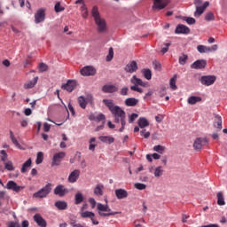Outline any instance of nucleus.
<instances>
[{
    "instance_id": "nucleus-46",
    "label": "nucleus",
    "mask_w": 227,
    "mask_h": 227,
    "mask_svg": "<svg viewBox=\"0 0 227 227\" xmlns=\"http://www.w3.org/2000/svg\"><path fill=\"white\" fill-rule=\"evenodd\" d=\"M54 10L56 13H59L60 12H65V7L61 6V3L58 2L55 4Z\"/></svg>"
},
{
    "instance_id": "nucleus-51",
    "label": "nucleus",
    "mask_w": 227,
    "mask_h": 227,
    "mask_svg": "<svg viewBox=\"0 0 227 227\" xmlns=\"http://www.w3.org/2000/svg\"><path fill=\"white\" fill-rule=\"evenodd\" d=\"M135 189H137L138 191H145V189H146V184L137 183L135 184Z\"/></svg>"
},
{
    "instance_id": "nucleus-10",
    "label": "nucleus",
    "mask_w": 227,
    "mask_h": 227,
    "mask_svg": "<svg viewBox=\"0 0 227 227\" xmlns=\"http://www.w3.org/2000/svg\"><path fill=\"white\" fill-rule=\"evenodd\" d=\"M80 73L85 77H90V75H95L97 70L91 66H87L81 69Z\"/></svg>"
},
{
    "instance_id": "nucleus-42",
    "label": "nucleus",
    "mask_w": 227,
    "mask_h": 227,
    "mask_svg": "<svg viewBox=\"0 0 227 227\" xmlns=\"http://www.w3.org/2000/svg\"><path fill=\"white\" fill-rule=\"evenodd\" d=\"M162 173H164L162 167H157L154 170V176H156V178H159V176H162Z\"/></svg>"
},
{
    "instance_id": "nucleus-56",
    "label": "nucleus",
    "mask_w": 227,
    "mask_h": 227,
    "mask_svg": "<svg viewBox=\"0 0 227 227\" xmlns=\"http://www.w3.org/2000/svg\"><path fill=\"white\" fill-rule=\"evenodd\" d=\"M138 114H132L130 116H129V123H134V121H136V119L138 118Z\"/></svg>"
},
{
    "instance_id": "nucleus-63",
    "label": "nucleus",
    "mask_w": 227,
    "mask_h": 227,
    "mask_svg": "<svg viewBox=\"0 0 227 227\" xmlns=\"http://www.w3.org/2000/svg\"><path fill=\"white\" fill-rule=\"evenodd\" d=\"M89 203L91 204L92 208H95V207L97 206V201L93 198L89 199Z\"/></svg>"
},
{
    "instance_id": "nucleus-5",
    "label": "nucleus",
    "mask_w": 227,
    "mask_h": 227,
    "mask_svg": "<svg viewBox=\"0 0 227 227\" xmlns=\"http://www.w3.org/2000/svg\"><path fill=\"white\" fill-rule=\"evenodd\" d=\"M208 145V140L207 138L199 137L195 139L193 143V148L196 152H200L203 146H207Z\"/></svg>"
},
{
    "instance_id": "nucleus-28",
    "label": "nucleus",
    "mask_w": 227,
    "mask_h": 227,
    "mask_svg": "<svg viewBox=\"0 0 227 227\" xmlns=\"http://www.w3.org/2000/svg\"><path fill=\"white\" fill-rule=\"evenodd\" d=\"M137 123H138V127H140V129H145V127H148L150 125V122L145 117H140L138 119Z\"/></svg>"
},
{
    "instance_id": "nucleus-15",
    "label": "nucleus",
    "mask_w": 227,
    "mask_h": 227,
    "mask_svg": "<svg viewBox=\"0 0 227 227\" xmlns=\"http://www.w3.org/2000/svg\"><path fill=\"white\" fill-rule=\"evenodd\" d=\"M34 221L36 223V224L40 227H47V222L43 217H42V215L35 214L34 215Z\"/></svg>"
},
{
    "instance_id": "nucleus-62",
    "label": "nucleus",
    "mask_w": 227,
    "mask_h": 227,
    "mask_svg": "<svg viewBox=\"0 0 227 227\" xmlns=\"http://www.w3.org/2000/svg\"><path fill=\"white\" fill-rule=\"evenodd\" d=\"M43 130H44V132H49V130H51V124L44 122L43 123Z\"/></svg>"
},
{
    "instance_id": "nucleus-4",
    "label": "nucleus",
    "mask_w": 227,
    "mask_h": 227,
    "mask_svg": "<svg viewBox=\"0 0 227 227\" xmlns=\"http://www.w3.org/2000/svg\"><path fill=\"white\" fill-rule=\"evenodd\" d=\"M52 191V184L51 183L47 184L44 187H43L41 190L38 192H35L33 194L34 198H47L49 194H51V192Z\"/></svg>"
},
{
    "instance_id": "nucleus-9",
    "label": "nucleus",
    "mask_w": 227,
    "mask_h": 227,
    "mask_svg": "<svg viewBox=\"0 0 227 227\" xmlns=\"http://www.w3.org/2000/svg\"><path fill=\"white\" fill-rule=\"evenodd\" d=\"M53 192L56 196L63 198V196L68 194V189L65 188V185L63 184H59L55 187Z\"/></svg>"
},
{
    "instance_id": "nucleus-8",
    "label": "nucleus",
    "mask_w": 227,
    "mask_h": 227,
    "mask_svg": "<svg viewBox=\"0 0 227 227\" xmlns=\"http://www.w3.org/2000/svg\"><path fill=\"white\" fill-rule=\"evenodd\" d=\"M67 157V153L65 152H59L53 155L51 166H59L61 164V160H63V158Z\"/></svg>"
},
{
    "instance_id": "nucleus-64",
    "label": "nucleus",
    "mask_w": 227,
    "mask_h": 227,
    "mask_svg": "<svg viewBox=\"0 0 227 227\" xmlns=\"http://www.w3.org/2000/svg\"><path fill=\"white\" fill-rule=\"evenodd\" d=\"M9 227H20V224H19V223L12 222L9 224Z\"/></svg>"
},
{
    "instance_id": "nucleus-58",
    "label": "nucleus",
    "mask_w": 227,
    "mask_h": 227,
    "mask_svg": "<svg viewBox=\"0 0 227 227\" xmlns=\"http://www.w3.org/2000/svg\"><path fill=\"white\" fill-rule=\"evenodd\" d=\"M120 93H121V95H122V97L129 95V87H123L121 90Z\"/></svg>"
},
{
    "instance_id": "nucleus-37",
    "label": "nucleus",
    "mask_w": 227,
    "mask_h": 227,
    "mask_svg": "<svg viewBox=\"0 0 227 227\" xmlns=\"http://www.w3.org/2000/svg\"><path fill=\"white\" fill-rule=\"evenodd\" d=\"M4 168L7 169V171H15V167L13 166V162L12 160L4 163Z\"/></svg>"
},
{
    "instance_id": "nucleus-45",
    "label": "nucleus",
    "mask_w": 227,
    "mask_h": 227,
    "mask_svg": "<svg viewBox=\"0 0 227 227\" xmlns=\"http://www.w3.org/2000/svg\"><path fill=\"white\" fill-rule=\"evenodd\" d=\"M183 20L187 22L190 26H192V24H196V20L194 18L191 17H183Z\"/></svg>"
},
{
    "instance_id": "nucleus-43",
    "label": "nucleus",
    "mask_w": 227,
    "mask_h": 227,
    "mask_svg": "<svg viewBox=\"0 0 227 227\" xmlns=\"http://www.w3.org/2000/svg\"><path fill=\"white\" fill-rule=\"evenodd\" d=\"M42 162H43V153L39 152L37 153L35 164H42Z\"/></svg>"
},
{
    "instance_id": "nucleus-18",
    "label": "nucleus",
    "mask_w": 227,
    "mask_h": 227,
    "mask_svg": "<svg viewBox=\"0 0 227 227\" xmlns=\"http://www.w3.org/2000/svg\"><path fill=\"white\" fill-rule=\"evenodd\" d=\"M205 67H207V60L200 59L192 64L191 68L200 70L205 68Z\"/></svg>"
},
{
    "instance_id": "nucleus-7",
    "label": "nucleus",
    "mask_w": 227,
    "mask_h": 227,
    "mask_svg": "<svg viewBox=\"0 0 227 227\" xmlns=\"http://www.w3.org/2000/svg\"><path fill=\"white\" fill-rule=\"evenodd\" d=\"M217 77L215 75H204L200 78V82L203 86H212L215 82Z\"/></svg>"
},
{
    "instance_id": "nucleus-16",
    "label": "nucleus",
    "mask_w": 227,
    "mask_h": 227,
    "mask_svg": "<svg viewBox=\"0 0 227 227\" xmlns=\"http://www.w3.org/2000/svg\"><path fill=\"white\" fill-rule=\"evenodd\" d=\"M125 71L128 72L129 74H134V72H137V62L134 60L129 62L126 66Z\"/></svg>"
},
{
    "instance_id": "nucleus-54",
    "label": "nucleus",
    "mask_w": 227,
    "mask_h": 227,
    "mask_svg": "<svg viewBox=\"0 0 227 227\" xmlns=\"http://www.w3.org/2000/svg\"><path fill=\"white\" fill-rule=\"evenodd\" d=\"M215 20V16H214L213 12H207L205 16V20L210 21Z\"/></svg>"
},
{
    "instance_id": "nucleus-41",
    "label": "nucleus",
    "mask_w": 227,
    "mask_h": 227,
    "mask_svg": "<svg viewBox=\"0 0 227 227\" xmlns=\"http://www.w3.org/2000/svg\"><path fill=\"white\" fill-rule=\"evenodd\" d=\"M197 51L200 53V54H205L207 52H208V47L205 46V45H198L197 46Z\"/></svg>"
},
{
    "instance_id": "nucleus-2",
    "label": "nucleus",
    "mask_w": 227,
    "mask_h": 227,
    "mask_svg": "<svg viewBox=\"0 0 227 227\" xmlns=\"http://www.w3.org/2000/svg\"><path fill=\"white\" fill-rule=\"evenodd\" d=\"M91 15L95 20L98 32L106 33V31H107V24L106 23V20L100 16V12H98V6L92 8Z\"/></svg>"
},
{
    "instance_id": "nucleus-1",
    "label": "nucleus",
    "mask_w": 227,
    "mask_h": 227,
    "mask_svg": "<svg viewBox=\"0 0 227 227\" xmlns=\"http://www.w3.org/2000/svg\"><path fill=\"white\" fill-rule=\"evenodd\" d=\"M103 104L108 107L109 111L114 116V122L121 124L119 132H122L125 130V125H127V121H125L126 114L121 107L118 106H114V102L112 99H103Z\"/></svg>"
},
{
    "instance_id": "nucleus-3",
    "label": "nucleus",
    "mask_w": 227,
    "mask_h": 227,
    "mask_svg": "<svg viewBox=\"0 0 227 227\" xmlns=\"http://www.w3.org/2000/svg\"><path fill=\"white\" fill-rule=\"evenodd\" d=\"M131 84H134L130 87L131 91H137V93H143V89L139 88V86H143V88H146V82H143V80L137 78V76L133 75L130 79Z\"/></svg>"
},
{
    "instance_id": "nucleus-59",
    "label": "nucleus",
    "mask_w": 227,
    "mask_h": 227,
    "mask_svg": "<svg viewBox=\"0 0 227 227\" xmlns=\"http://www.w3.org/2000/svg\"><path fill=\"white\" fill-rule=\"evenodd\" d=\"M85 100L87 104H93V96H91V94H88Z\"/></svg>"
},
{
    "instance_id": "nucleus-49",
    "label": "nucleus",
    "mask_w": 227,
    "mask_h": 227,
    "mask_svg": "<svg viewBox=\"0 0 227 227\" xmlns=\"http://www.w3.org/2000/svg\"><path fill=\"white\" fill-rule=\"evenodd\" d=\"M82 10V17L83 19H88V8H86V5H82L81 7Z\"/></svg>"
},
{
    "instance_id": "nucleus-17",
    "label": "nucleus",
    "mask_w": 227,
    "mask_h": 227,
    "mask_svg": "<svg viewBox=\"0 0 227 227\" xmlns=\"http://www.w3.org/2000/svg\"><path fill=\"white\" fill-rule=\"evenodd\" d=\"M168 4L162 0H153V10H164Z\"/></svg>"
},
{
    "instance_id": "nucleus-26",
    "label": "nucleus",
    "mask_w": 227,
    "mask_h": 227,
    "mask_svg": "<svg viewBox=\"0 0 227 227\" xmlns=\"http://www.w3.org/2000/svg\"><path fill=\"white\" fill-rule=\"evenodd\" d=\"M36 82H38V76L35 77L30 82L24 84L25 90H31V88H35L36 86Z\"/></svg>"
},
{
    "instance_id": "nucleus-61",
    "label": "nucleus",
    "mask_w": 227,
    "mask_h": 227,
    "mask_svg": "<svg viewBox=\"0 0 227 227\" xmlns=\"http://www.w3.org/2000/svg\"><path fill=\"white\" fill-rule=\"evenodd\" d=\"M218 46L217 44H215L211 47H207V52H215V51H217Z\"/></svg>"
},
{
    "instance_id": "nucleus-27",
    "label": "nucleus",
    "mask_w": 227,
    "mask_h": 227,
    "mask_svg": "<svg viewBox=\"0 0 227 227\" xmlns=\"http://www.w3.org/2000/svg\"><path fill=\"white\" fill-rule=\"evenodd\" d=\"M106 210L108 213L99 212V215H101V217H109L110 215H116V214H118V212L111 211V208H109V206L107 204L106 205Z\"/></svg>"
},
{
    "instance_id": "nucleus-24",
    "label": "nucleus",
    "mask_w": 227,
    "mask_h": 227,
    "mask_svg": "<svg viewBox=\"0 0 227 227\" xmlns=\"http://www.w3.org/2000/svg\"><path fill=\"white\" fill-rule=\"evenodd\" d=\"M55 207L59 210H67V208H68V204L65 200H58L55 202Z\"/></svg>"
},
{
    "instance_id": "nucleus-29",
    "label": "nucleus",
    "mask_w": 227,
    "mask_h": 227,
    "mask_svg": "<svg viewBox=\"0 0 227 227\" xmlns=\"http://www.w3.org/2000/svg\"><path fill=\"white\" fill-rule=\"evenodd\" d=\"M82 201H84V196H82V193L78 192L74 195V205H81V203H82Z\"/></svg>"
},
{
    "instance_id": "nucleus-14",
    "label": "nucleus",
    "mask_w": 227,
    "mask_h": 227,
    "mask_svg": "<svg viewBox=\"0 0 227 227\" xmlns=\"http://www.w3.org/2000/svg\"><path fill=\"white\" fill-rule=\"evenodd\" d=\"M79 176H81V170L74 169L72 171L67 178L69 184H75L77 180H79Z\"/></svg>"
},
{
    "instance_id": "nucleus-21",
    "label": "nucleus",
    "mask_w": 227,
    "mask_h": 227,
    "mask_svg": "<svg viewBox=\"0 0 227 227\" xmlns=\"http://www.w3.org/2000/svg\"><path fill=\"white\" fill-rule=\"evenodd\" d=\"M102 91L104 93H116L118 87L116 85L106 84L102 87Z\"/></svg>"
},
{
    "instance_id": "nucleus-33",
    "label": "nucleus",
    "mask_w": 227,
    "mask_h": 227,
    "mask_svg": "<svg viewBox=\"0 0 227 227\" xmlns=\"http://www.w3.org/2000/svg\"><path fill=\"white\" fill-rule=\"evenodd\" d=\"M31 159H28L21 167V173H27V168H31Z\"/></svg>"
},
{
    "instance_id": "nucleus-39",
    "label": "nucleus",
    "mask_w": 227,
    "mask_h": 227,
    "mask_svg": "<svg viewBox=\"0 0 227 227\" xmlns=\"http://www.w3.org/2000/svg\"><path fill=\"white\" fill-rule=\"evenodd\" d=\"M95 141H97V138L95 137H91L89 141L90 143L89 150H90V152H95V148H97V145L93 144L95 143Z\"/></svg>"
},
{
    "instance_id": "nucleus-52",
    "label": "nucleus",
    "mask_w": 227,
    "mask_h": 227,
    "mask_svg": "<svg viewBox=\"0 0 227 227\" xmlns=\"http://www.w3.org/2000/svg\"><path fill=\"white\" fill-rule=\"evenodd\" d=\"M96 121H103V123H106V115H104V114L96 115Z\"/></svg>"
},
{
    "instance_id": "nucleus-11",
    "label": "nucleus",
    "mask_w": 227,
    "mask_h": 227,
    "mask_svg": "<svg viewBox=\"0 0 227 227\" xmlns=\"http://www.w3.org/2000/svg\"><path fill=\"white\" fill-rule=\"evenodd\" d=\"M45 20V9H39L35 14V23L40 24Z\"/></svg>"
},
{
    "instance_id": "nucleus-6",
    "label": "nucleus",
    "mask_w": 227,
    "mask_h": 227,
    "mask_svg": "<svg viewBox=\"0 0 227 227\" xmlns=\"http://www.w3.org/2000/svg\"><path fill=\"white\" fill-rule=\"evenodd\" d=\"M4 189H8L9 191H13V192H20L24 189V186H19L15 181H8L7 184L4 186Z\"/></svg>"
},
{
    "instance_id": "nucleus-23",
    "label": "nucleus",
    "mask_w": 227,
    "mask_h": 227,
    "mask_svg": "<svg viewBox=\"0 0 227 227\" xmlns=\"http://www.w3.org/2000/svg\"><path fill=\"white\" fill-rule=\"evenodd\" d=\"M214 127L221 130L223 129V118L220 115H215L214 120Z\"/></svg>"
},
{
    "instance_id": "nucleus-30",
    "label": "nucleus",
    "mask_w": 227,
    "mask_h": 227,
    "mask_svg": "<svg viewBox=\"0 0 227 227\" xmlns=\"http://www.w3.org/2000/svg\"><path fill=\"white\" fill-rule=\"evenodd\" d=\"M216 197H217V205H219L220 207L226 205V202L224 201V195H223V192H219L216 194Z\"/></svg>"
},
{
    "instance_id": "nucleus-50",
    "label": "nucleus",
    "mask_w": 227,
    "mask_h": 227,
    "mask_svg": "<svg viewBox=\"0 0 227 227\" xmlns=\"http://www.w3.org/2000/svg\"><path fill=\"white\" fill-rule=\"evenodd\" d=\"M49 70V67L45 63L39 64V72H47Z\"/></svg>"
},
{
    "instance_id": "nucleus-13",
    "label": "nucleus",
    "mask_w": 227,
    "mask_h": 227,
    "mask_svg": "<svg viewBox=\"0 0 227 227\" xmlns=\"http://www.w3.org/2000/svg\"><path fill=\"white\" fill-rule=\"evenodd\" d=\"M176 35H189L191 33V28L185 25L179 24L175 30Z\"/></svg>"
},
{
    "instance_id": "nucleus-60",
    "label": "nucleus",
    "mask_w": 227,
    "mask_h": 227,
    "mask_svg": "<svg viewBox=\"0 0 227 227\" xmlns=\"http://www.w3.org/2000/svg\"><path fill=\"white\" fill-rule=\"evenodd\" d=\"M98 210H99V212H107V209H106V205L101 203L98 204Z\"/></svg>"
},
{
    "instance_id": "nucleus-48",
    "label": "nucleus",
    "mask_w": 227,
    "mask_h": 227,
    "mask_svg": "<svg viewBox=\"0 0 227 227\" xmlns=\"http://www.w3.org/2000/svg\"><path fill=\"white\" fill-rule=\"evenodd\" d=\"M187 59H189V57L185 54H183L179 57V64L185 65L187 63Z\"/></svg>"
},
{
    "instance_id": "nucleus-32",
    "label": "nucleus",
    "mask_w": 227,
    "mask_h": 227,
    "mask_svg": "<svg viewBox=\"0 0 227 227\" xmlns=\"http://www.w3.org/2000/svg\"><path fill=\"white\" fill-rule=\"evenodd\" d=\"M197 102H201L200 97L192 96L188 98V104H190V106H194Z\"/></svg>"
},
{
    "instance_id": "nucleus-55",
    "label": "nucleus",
    "mask_w": 227,
    "mask_h": 227,
    "mask_svg": "<svg viewBox=\"0 0 227 227\" xmlns=\"http://www.w3.org/2000/svg\"><path fill=\"white\" fill-rule=\"evenodd\" d=\"M69 224H70L72 227H84V226H82V224L77 223V222H76L75 220H74V219H70Z\"/></svg>"
},
{
    "instance_id": "nucleus-53",
    "label": "nucleus",
    "mask_w": 227,
    "mask_h": 227,
    "mask_svg": "<svg viewBox=\"0 0 227 227\" xmlns=\"http://www.w3.org/2000/svg\"><path fill=\"white\" fill-rule=\"evenodd\" d=\"M165 47H163L160 51L162 54H166L169 51V47L171 46V43H164Z\"/></svg>"
},
{
    "instance_id": "nucleus-36",
    "label": "nucleus",
    "mask_w": 227,
    "mask_h": 227,
    "mask_svg": "<svg viewBox=\"0 0 227 227\" xmlns=\"http://www.w3.org/2000/svg\"><path fill=\"white\" fill-rule=\"evenodd\" d=\"M10 139L17 148H20V144L19 143L17 138H15V136L13 135V131L12 130H10Z\"/></svg>"
},
{
    "instance_id": "nucleus-20",
    "label": "nucleus",
    "mask_w": 227,
    "mask_h": 227,
    "mask_svg": "<svg viewBox=\"0 0 227 227\" xmlns=\"http://www.w3.org/2000/svg\"><path fill=\"white\" fill-rule=\"evenodd\" d=\"M115 196L117 200H125V198L129 197V192L125 189H116L115 190Z\"/></svg>"
},
{
    "instance_id": "nucleus-19",
    "label": "nucleus",
    "mask_w": 227,
    "mask_h": 227,
    "mask_svg": "<svg viewBox=\"0 0 227 227\" xmlns=\"http://www.w3.org/2000/svg\"><path fill=\"white\" fill-rule=\"evenodd\" d=\"M200 4H201V0H195L196 11L194 12V17H201L205 12V8H202Z\"/></svg>"
},
{
    "instance_id": "nucleus-22",
    "label": "nucleus",
    "mask_w": 227,
    "mask_h": 227,
    "mask_svg": "<svg viewBox=\"0 0 227 227\" xmlns=\"http://www.w3.org/2000/svg\"><path fill=\"white\" fill-rule=\"evenodd\" d=\"M125 106L128 107H136L137 104H139V99L136 98H128L125 99Z\"/></svg>"
},
{
    "instance_id": "nucleus-44",
    "label": "nucleus",
    "mask_w": 227,
    "mask_h": 227,
    "mask_svg": "<svg viewBox=\"0 0 227 227\" xmlns=\"http://www.w3.org/2000/svg\"><path fill=\"white\" fill-rule=\"evenodd\" d=\"M164 150H166V147L163 145H155L153 147V151L160 154L164 153Z\"/></svg>"
},
{
    "instance_id": "nucleus-12",
    "label": "nucleus",
    "mask_w": 227,
    "mask_h": 227,
    "mask_svg": "<svg viewBox=\"0 0 227 227\" xmlns=\"http://www.w3.org/2000/svg\"><path fill=\"white\" fill-rule=\"evenodd\" d=\"M75 86H77V82L74 80H68L66 84L61 86L62 90H66L68 93H72L73 90H75Z\"/></svg>"
},
{
    "instance_id": "nucleus-47",
    "label": "nucleus",
    "mask_w": 227,
    "mask_h": 227,
    "mask_svg": "<svg viewBox=\"0 0 227 227\" xmlns=\"http://www.w3.org/2000/svg\"><path fill=\"white\" fill-rule=\"evenodd\" d=\"M113 58H114V51L113 48H109L108 55L106 56V61H113Z\"/></svg>"
},
{
    "instance_id": "nucleus-25",
    "label": "nucleus",
    "mask_w": 227,
    "mask_h": 227,
    "mask_svg": "<svg viewBox=\"0 0 227 227\" xmlns=\"http://www.w3.org/2000/svg\"><path fill=\"white\" fill-rule=\"evenodd\" d=\"M98 139L102 143H106V145H112V143H114V137L109 136H101Z\"/></svg>"
},
{
    "instance_id": "nucleus-34",
    "label": "nucleus",
    "mask_w": 227,
    "mask_h": 227,
    "mask_svg": "<svg viewBox=\"0 0 227 227\" xmlns=\"http://www.w3.org/2000/svg\"><path fill=\"white\" fill-rule=\"evenodd\" d=\"M78 104L82 109H86V106H88V103H86V98L82 96L78 98Z\"/></svg>"
},
{
    "instance_id": "nucleus-31",
    "label": "nucleus",
    "mask_w": 227,
    "mask_h": 227,
    "mask_svg": "<svg viewBox=\"0 0 227 227\" xmlns=\"http://www.w3.org/2000/svg\"><path fill=\"white\" fill-rule=\"evenodd\" d=\"M94 194L96 196H104V186L102 184H98L94 189Z\"/></svg>"
},
{
    "instance_id": "nucleus-57",
    "label": "nucleus",
    "mask_w": 227,
    "mask_h": 227,
    "mask_svg": "<svg viewBox=\"0 0 227 227\" xmlns=\"http://www.w3.org/2000/svg\"><path fill=\"white\" fill-rule=\"evenodd\" d=\"M140 136H143L145 137V139H148V137H150V132L146 131V129H143L140 132Z\"/></svg>"
},
{
    "instance_id": "nucleus-35",
    "label": "nucleus",
    "mask_w": 227,
    "mask_h": 227,
    "mask_svg": "<svg viewBox=\"0 0 227 227\" xmlns=\"http://www.w3.org/2000/svg\"><path fill=\"white\" fill-rule=\"evenodd\" d=\"M81 217H82V219H86L88 217H89V219H91V217H95V213H93L91 211L82 212Z\"/></svg>"
},
{
    "instance_id": "nucleus-38",
    "label": "nucleus",
    "mask_w": 227,
    "mask_h": 227,
    "mask_svg": "<svg viewBox=\"0 0 227 227\" xmlns=\"http://www.w3.org/2000/svg\"><path fill=\"white\" fill-rule=\"evenodd\" d=\"M169 85L171 90H176L178 87H176V74H175L169 81Z\"/></svg>"
},
{
    "instance_id": "nucleus-40",
    "label": "nucleus",
    "mask_w": 227,
    "mask_h": 227,
    "mask_svg": "<svg viewBox=\"0 0 227 227\" xmlns=\"http://www.w3.org/2000/svg\"><path fill=\"white\" fill-rule=\"evenodd\" d=\"M142 73L144 74V77L147 79V81H150L152 79V70L143 69Z\"/></svg>"
}]
</instances>
